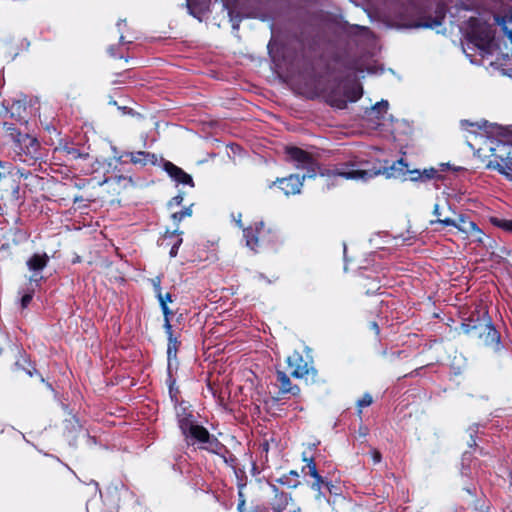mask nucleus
I'll list each match as a JSON object with an SVG mask.
<instances>
[{
	"label": "nucleus",
	"instance_id": "obj_50",
	"mask_svg": "<svg viewBox=\"0 0 512 512\" xmlns=\"http://www.w3.org/2000/svg\"><path fill=\"white\" fill-rule=\"evenodd\" d=\"M245 505V500L244 499H241L238 503V509L241 510L242 507Z\"/></svg>",
	"mask_w": 512,
	"mask_h": 512
},
{
	"label": "nucleus",
	"instance_id": "obj_32",
	"mask_svg": "<svg viewBox=\"0 0 512 512\" xmlns=\"http://www.w3.org/2000/svg\"><path fill=\"white\" fill-rule=\"evenodd\" d=\"M373 403V398L369 393H365L358 401H357V407H358V414L360 415L362 413V408L368 407Z\"/></svg>",
	"mask_w": 512,
	"mask_h": 512
},
{
	"label": "nucleus",
	"instance_id": "obj_19",
	"mask_svg": "<svg viewBox=\"0 0 512 512\" xmlns=\"http://www.w3.org/2000/svg\"><path fill=\"white\" fill-rule=\"evenodd\" d=\"M49 262V257L46 253H35L26 262L29 270L33 271L34 274L31 280L37 281V272L43 270Z\"/></svg>",
	"mask_w": 512,
	"mask_h": 512
},
{
	"label": "nucleus",
	"instance_id": "obj_53",
	"mask_svg": "<svg viewBox=\"0 0 512 512\" xmlns=\"http://www.w3.org/2000/svg\"><path fill=\"white\" fill-rule=\"evenodd\" d=\"M467 491V493H469L470 495H474V491H472L470 488H466L465 489Z\"/></svg>",
	"mask_w": 512,
	"mask_h": 512
},
{
	"label": "nucleus",
	"instance_id": "obj_39",
	"mask_svg": "<svg viewBox=\"0 0 512 512\" xmlns=\"http://www.w3.org/2000/svg\"><path fill=\"white\" fill-rule=\"evenodd\" d=\"M107 52L112 58H119V59L125 58L124 55L118 51V46H116V45H111L108 48Z\"/></svg>",
	"mask_w": 512,
	"mask_h": 512
},
{
	"label": "nucleus",
	"instance_id": "obj_48",
	"mask_svg": "<svg viewBox=\"0 0 512 512\" xmlns=\"http://www.w3.org/2000/svg\"><path fill=\"white\" fill-rule=\"evenodd\" d=\"M505 19H506V17H505V16H503V17H497V18H496V21L498 22V24H500V25H504V24H505Z\"/></svg>",
	"mask_w": 512,
	"mask_h": 512
},
{
	"label": "nucleus",
	"instance_id": "obj_34",
	"mask_svg": "<svg viewBox=\"0 0 512 512\" xmlns=\"http://www.w3.org/2000/svg\"><path fill=\"white\" fill-rule=\"evenodd\" d=\"M468 432H469L470 439L467 441V445L470 448H476L477 447L476 435H477V432H478V426L476 424L470 426L468 428Z\"/></svg>",
	"mask_w": 512,
	"mask_h": 512
},
{
	"label": "nucleus",
	"instance_id": "obj_29",
	"mask_svg": "<svg viewBox=\"0 0 512 512\" xmlns=\"http://www.w3.org/2000/svg\"><path fill=\"white\" fill-rule=\"evenodd\" d=\"M162 314H163V328L165 331L173 330V326L171 324V318L174 315V312L168 307V305L160 306Z\"/></svg>",
	"mask_w": 512,
	"mask_h": 512
},
{
	"label": "nucleus",
	"instance_id": "obj_9",
	"mask_svg": "<svg viewBox=\"0 0 512 512\" xmlns=\"http://www.w3.org/2000/svg\"><path fill=\"white\" fill-rule=\"evenodd\" d=\"M22 150H18L14 154V159L20 162L26 163L27 165H35L38 160L42 159L41 144L36 137L25 136L23 138Z\"/></svg>",
	"mask_w": 512,
	"mask_h": 512
},
{
	"label": "nucleus",
	"instance_id": "obj_44",
	"mask_svg": "<svg viewBox=\"0 0 512 512\" xmlns=\"http://www.w3.org/2000/svg\"><path fill=\"white\" fill-rule=\"evenodd\" d=\"M368 327L371 331H373V333L375 334V336H379L380 334V328H379V325L376 321H371L369 322L368 324Z\"/></svg>",
	"mask_w": 512,
	"mask_h": 512
},
{
	"label": "nucleus",
	"instance_id": "obj_38",
	"mask_svg": "<svg viewBox=\"0 0 512 512\" xmlns=\"http://www.w3.org/2000/svg\"><path fill=\"white\" fill-rule=\"evenodd\" d=\"M33 295H34V291L31 290L27 293H25L22 297H21V307L24 309L26 307H28V305L31 303L32 299H33Z\"/></svg>",
	"mask_w": 512,
	"mask_h": 512
},
{
	"label": "nucleus",
	"instance_id": "obj_4",
	"mask_svg": "<svg viewBox=\"0 0 512 512\" xmlns=\"http://www.w3.org/2000/svg\"><path fill=\"white\" fill-rule=\"evenodd\" d=\"M461 329L465 334L480 339L486 346H492L496 350L500 348V333L494 327L487 312L482 316L479 312L472 313L462 322Z\"/></svg>",
	"mask_w": 512,
	"mask_h": 512
},
{
	"label": "nucleus",
	"instance_id": "obj_18",
	"mask_svg": "<svg viewBox=\"0 0 512 512\" xmlns=\"http://www.w3.org/2000/svg\"><path fill=\"white\" fill-rule=\"evenodd\" d=\"M445 19V9L443 6L438 5L435 10L434 16H422L416 23V27L421 28H435L441 26Z\"/></svg>",
	"mask_w": 512,
	"mask_h": 512
},
{
	"label": "nucleus",
	"instance_id": "obj_10",
	"mask_svg": "<svg viewBox=\"0 0 512 512\" xmlns=\"http://www.w3.org/2000/svg\"><path fill=\"white\" fill-rule=\"evenodd\" d=\"M470 22V30L466 34L468 42L472 43L481 50L487 51L494 39L492 31L487 26L473 24V22H476V19L472 18Z\"/></svg>",
	"mask_w": 512,
	"mask_h": 512
},
{
	"label": "nucleus",
	"instance_id": "obj_42",
	"mask_svg": "<svg viewBox=\"0 0 512 512\" xmlns=\"http://www.w3.org/2000/svg\"><path fill=\"white\" fill-rule=\"evenodd\" d=\"M371 457H372L374 464H378L382 460V454L377 449L371 450Z\"/></svg>",
	"mask_w": 512,
	"mask_h": 512
},
{
	"label": "nucleus",
	"instance_id": "obj_8",
	"mask_svg": "<svg viewBox=\"0 0 512 512\" xmlns=\"http://www.w3.org/2000/svg\"><path fill=\"white\" fill-rule=\"evenodd\" d=\"M493 161L490 166L512 180V144L499 142L491 148Z\"/></svg>",
	"mask_w": 512,
	"mask_h": 512
},
{
	"label": "nucleus",
	"instance_id": "obj_46",
	"mask_svg": "<svg viewBox=\"0 0 512 512\" xmlns=\"http://www.w3.org/2000/svg\"><path fill=\"white\" fill-rule=\"evenodd\" d=\"M344 67L346 70H350V71L358 70L356 61H352V60H347L344 64Z\"/></svg>",
	"mask_w": 512,
	"mask_h": 512
},
{
	"label": "nucleus",
	"instance_id": "obj_27",
	"mask_svg": "<svg viewBox=\"0 0 512 512\" xmlns=\"http://www.w3.org/2000/svg\"><path fill=\"white\" fill-rule=\"evenodd\" d=\"M60 152L65 153L67 156H69L71 159L76 160L79 158H85L88 156V154H83L80 152V150L72 145L65 144L58 148Z\"/></svg>",
	"mask_w": 512,
	"mask_h": 512
},
{
	"label": "nucleus",
	"instance_id": "obj_20",
	"mask_svg": "<svg viewBox=\"0 0 512 512\" xmlns=\"http://www.w3.org/2000/svg\"><path fill=\"white\" fill-rule=\"evenodd\" d=\"M272 491L274 492V497L272 501V510L274 512H283L286 510L289 502L291 501V495L279 490L276 485H271Z\"/></svg>",
	"mask_w": 512,
	"mask_h": 512
},
{
	"label": "nucleus",
	"instance_id": "obj_57",
	"mask_svg": "<svg viewBox=\"0 0 512 512\" xmlns=\"http://www.w3.org/2000/svg\"><path fill=\"white\" fill-rule=\"evenodd\" d=\"M119 40L121 43H124V36L121 35Z\"/></svg>",
	"mask_w": 512,
	"mask_h": 512
},
{
	"label": "nucleus",
	"instance_id": "obj_11",
	"mask_svg": "<svg viewBox=\"0 0 512 512\" xmlns=\"http://www.w3.org/2000/svg\"><path fill=\"white\" fill-rule=\"evenodd\" d=\"M305 178L306 175L300 177L298 174H290L287 177L277 178L275 181H272L268 188L273 189L277 187L286 196L296 195L301 192Z\"/></svg>",
	"mask_w": 512,
	"mask_h": 512
},
{
	"label": "nucleus",
	"instance_id": "obj_22",
	"mask_svg": "<svg viewBox=\"0 0 512 512\" xmlns=\"http://www.w3.org/2000/svg\"><path fill=\"white\" fill-rule=\"evenodd\" d=\"M183 234L182 231H179L178 229H175L172 232L166 231L164 235V241H168L166 245H170V251L169 255L170 257H176L178 253V249L182 244V238L181 235Z\"/></svg>",
	"mask_w": 512,
	"mask_h": 512
},
{
	"label": "nucleus",
	"instance_id": "obj_51",
	"mask_svg": "<svg viewBox=\"0 0 512 512\" xmlns=\"http://www.w3.org/2000/svg\"><path fill=\"white\" fill-rule=\"evenodd\" d=\"M236 223H237L238 227L243 228V224H242V221L240 218L236 221Z\"/></svg>",
	"mask_w": 512,
	"mask_h": 512
},
{
	"label": "nucleus",
	"instance_id": "obj_33",
	"mask_svg": "<svg viewBox=\"0 0 512 512\" xmlns=\"http://www.w3.org/2000/svg\"><path fill=\"white\" fill-rule=\"evenodd\" d=\"M388 109V102L386 100H381L380 102H377L372 107V112L377 114V118L383 117L382 115L387 112Z\"/></svg>",
	"mask_w": 512,
	"mask_h": 512
},
{
	"label": "nucleus",
	"instance_id": "obj_17",
	"mask_svg": "<svg viewBox=\"0 0 512 512\" xmlns=\"http://www.w3.org/2000/svg\"><path fill=\"white\" fill-rule=\"evenodd\" d=\"M163 168L166 173L178 184L189 185L194 187V181L190 174L186 173L182 168L178 167L170 161H165Z\"/></svg>",
	"mask_w": 512,
	"mask_h": 512
},
{
	"label": "nucleus",
	"instance_id": "obj_58",
	"mask_svg": "<svg viewBox=\"0 0 512 512\" xmlns=\"http://www.w3.org/2000/svg\"><path fill=\"white\" fill-rule=\"evenodd\" d=\"M465 123L469 124L470 126H473V123H469L467 120L465 121Z\"/></svg>",
	"mask_w": 512,
	"mask_h": 512
},
{
	"label": "nucleus",
	"instance_id": "obj_28",
	"mask_svg": "<svg viewBox=\"0 0 512 512\" xmlns=\"http://www.w3.org/2000/svg\"><path fill=\"white\" fill-rule=\"evenodd\" d=\"M490 222L493 226L500 228L505 232L512 233V219L491 217Z\"/></svg>",
	"mask_w": 512,
	"mask_h": 512
},
{
	"label": "nucleus",
	"instance_id": "obj_49",
	"mask_svg": "<svg viewBox=\"0 0 512 512\" xmlns=\"http://www.w3.org/2000/svg\"><path fill=\"white\" fill-rule=\"evenodd\" d=\"M262 450L265 451V452H268V449H269V444L267 441H265L262 445Z\"/></svg>",
	"mask_w": 512,
	"mask_h": 512
},
{
	"label": "nucleus",
	"instance_id": "obj_24",
	"mask_svg": "<svg viewBox=\"0 0 512 512\" xmlns=\"http://www.w3.org/2000/svg\"><path fill=\"white\" fill-rule=\"evenodd\" d=\"M277 482L288 488H296L300 485L299 473L296 470H291L279 477Z\"/></svg>",
	"mask_w": 512,
	"mask_h": 512
},
{
	"label": "nucleus",
	"instance_id": "obj_1",
	"mask_svg": "<svg viewBox=\"0 0 512 512\" xmlns=\"http://www.w3.org/2000/svg\"><path fill=\"white\" fill-rule=\"evenodd\" d=\"M404 168H408V165L404 163L403 159L394 162L390 167L379 163L377 166L373 165L371 168H362L354 163H349L337 167L335 174L346 179L368 181L380 174H385L387 177H396V171H398V174L403 175L409 173L411 181H421L420 170H404Z\"/></svg>",
	"mask_w": 512,
	"mask_h": 512
},
{
	"label": "nucleus",
	"instance_id": "obj_43",
	"mask_svg": "<svg viewBox=\"0 0 512 512\" xmlns=\"http://www.w3.org/2000/svg\"><path fill=\"white\" fill-rule=\"evenodd\" d=\"M475 238V241L482 242V236L484 235L483 231L476 225V228L473 229V234H470Z\"/></svg>",
	"mask_w": 512,
	"mask_h": 512
},
{
	"label": "nucleus",
	"instance_id": "obj_2",
	"mask_svg": "<svg viewBox=\"0 0 512 512\" xmlns=\"http://www.w3.org/2000/svg\"><path fill=\"white\" fill-rule=\"evenodd\" d=\"M178 426L188 445H198L199 449L216 455L228 452L226 446L216 436L210 434L207 428L195 422L192 414L180 417Z\"/></svg>",
	"mask_w": 512,
	"mask_h": 512
},
{
	"label": "nucleus",
	"instance_id": "obj_23",
	"mask_svg": "<svg viewBox=\"0 0 512 512\" xmlns=\"http://www.w3.org/2000/svg\"><path fill=\"white\" fill-rule=\"evenodd\" d=\"M325 101L327 104L337 109H345L347 107V101L344 97V93L341 94L338 89H333L327 92L325 95Z\"/></svg>",
	"mask_w": 512,
	"mask_h": 512
},
{
	"label": "nucleus",
	"instance_id": "obj_16",
	"mask_svg": "<svg viewBox=\"0 0 512 512\" xmlns=\"http://www.w3.org/2000/svg\"><path fill=\"white\" fill-rule=\"evenodd\" d=\"M2 128L4 137L11 145V149L13 150L14 154L18 150H22L21 146L23 145L22 143H24L23 138L29 134L21 132L19 128H17L13 123L9 122H4Z\"/></svg>",
	"mask_w": 512,
	"mask_h": 512
},
{
	"label": "nucleus",
	"instance_id": "obj_14",
	"mask_svg": "<svg viewBox=\"0 0 512 512\" xmlns=\"http://www.w3.org/2000/svg\"><path fill=\"white\" fill-rule=\"evenodd\" d=\"M118 161L122 164L130 162L134 165H140L141 167L147 164L155 166L158 163V157L155 153L147 151L123 152L118 158Z\"/></svg>",
	"mask_w": 512,
	"mask_h": 512
},
{
	"label": "nucleus",
	"instance_id": "obj_41",
	"mask_svg": "<svg viewBox=\"0 0 512 512\" xmlns=\"http://www.w3.org/2000/svg\"><path fill=\"white\" fill-rule=\"evenodd\" d=\"M337 486L334 485L331 481H327L325 487L323 490H325L326 492H328L329 494H334L336 495L337 494Z\"/></svg>",
	"mask_w": 512,
	"mask_h": 512
},
{
	"label": "nucleus",
	"instance_id": "obj_36",
	"mask_svg": "<svg viewBox=\"0 0 512 512\" xmlns=\"http://www.w3.org/2000/svg\"><path fill=\"white\" fill-rule=\"evenodd\" d=\"M151 283H152V286H153L155 297L157 298L158 295L163 293L162 292V287H161V277L160 276H156L155 278H153L151 280Z\"/></svg>",
	"mask_w": 512,
	"mask_h": 512
},
{
	"label": "nucleus",
	"instance_id": "obj_52",
	"mask_svg": "<svg viewBox=\"0 0 512 512\" xmlns=\"http://www.w3.org/2000/svg\"><path fill=\"white\" fill-rule=\"evenodd\" d=\"M420 369L421 368L414 369V371L410 373V376L417 375L418 374V370H420Z\"/></svg>",
	"mask_w": 512,
	"mask_h": 512
},
{
	"label": "nucleus",
	"instance_id": "obj_35",
	"mask_svg": "<svg viewBox=\"0 0 512 512\" xmlns=\"http://www.w3.org/2000/svg\"><path fill=\"white\" fill-rule=\"evenodd\" d=\"M438 175V171L434 168L424 169L421 171V181H427L435 178Z\"/></svg>",
	"mask_w": 512,
	"mask_h": 512
},
{
	"label": "nucleus",
	"instance_id": "obj_54",
	"mask_svg": "<svg viewBox=\"0 0 512 512\" xmlns=\"http://www.w3.org/2000/svg\"><path fill=\"white\" fill-rule=\"evenodd\" d=\"M224 460H225V462H226V463H228V462L234 461V460H235V458H232V457H231L230 459H226V458H224Z\"/></svg>",
	"mask_w": 512,
	"mask_h": 512
},
{
	"label": "nucleus",
	"instance_id": "obj_45",
	"mask_svg": "<svg viewBox=\"0 0 512 512\" xmlns=\"http://www.w3.org/2000/svg\"><path fill=\"white\" fill-rule=\"evenodd\" d=\"M433 215L437 217L436 220L444 219L446 216L443 215V213L440 211V205L436 203L433 207Z\"/></svg>",
	"mask_w": 512,
	"mask_h": 512
},
{
	"label": "nucleus",
	"instance_id": "obj_12",
	"mask_svg": "<svg viewBox=\"0 0 512 512\" xmlns=\"http://www.w3.org/2000/svg\"><path fill=\"white\" fill-rule=\"evenodd\" d=\"M275 386L278 388L274 397L276 400L286 399L288 396L296 397L299 396L301 392L298 385L292 384L290 374L288 375L286 372L281 370L276 371Z\"/></svg>",
	"mask_w": 512,
	"mask_h": 512
},
{
	"label": "nucleus",
	"instance_id": "obj_40",
	"mask_svg": "<svg viewBox=\"0 0 512 512\" xmlns=\"http://www.w3.org/2000/svg\"><path fill=\"white\" fill-rule=\"evenodd\" d=\"M183 199H184V197H183V194H181V193L174 196L171 200H169L168 207L172 208L174 206H180L183 202Z\"/></svg>",
	"mask_w": 512,
	"mask_h": 512
},
{
	"label": "nucleus",
	"instance_id": "obj_5",
	"mask_svg": "<svg viewBox=\"0 0 512 512\" xmlns=\"http://www.w3.org/2000/svg\"><path fill=\"white\" fill-rule=\"evenodd\" d=\"M286 364L290 376L304 380L307 385L323 382V379L319 376L318 370L313 366V361L306 359L302 353L298 351H293L287 356Z\"/></svg>",
	"mask_w": 512,
	"mask_h": 512
},
{
	"label": "nucleus",
	"instance_id": "obj_31",
	"mask_svg": "<svg viewBox=\"0 0 512 512\" xmlns=\"http://www.w3.org/2000/svg\"><path fill=\"white\" fill-rule=\"evenodd\" d=\"M192 215L191 206L185 207L181 211L175 212L172 214V219L176 224H179L185 217H190Z\"/></svg>",
	"mask_w": 512,
	"mask_h": 512
},
{
	"label": "nucleus",
	"instance_id": "obj_47",
	"mask_svg": "<svg viewBox=\"0 0 512 512\" xmlns=\"http://www.w3.org/2000/svg\"><path fill=\"white\" fill-rule=\"evenodd\" d=\"M7 169L6 167V163L5 162H2L0 161V177H2V175L5 173V170Z\"/></svg>",
	"mask_w": 512,
	"mask_h": 512
},
{
	"label": "nucleus",
	"instance_id": "obj_56",
	"mask_svg": "<svg viewBox=\"0 0 512 512\" xmlns=\"http://www.w3.org/2000/svg\"><path fill=\"white\" fill-rule=\"evenodd\" d=\"M224 460H225V462H226V463H228V462L234 461V460H235V458H232V457H231L230 459H226V458H224Z\"/></svg>",
	"mask_w": 512,
	"mask_h": 512
},
{
	"label": "nucleus",
	"instance_id": "obj_6",
	"mask_svg": "<svg viewBox=\"0 0 512 512\" xmlns=\"http://www.w3.org/2000/svg\"><path fill=\"white\" fill-rule=\"evenodd\" d=\"M6 347L16 354V360L12 366V371L14 373L23 371L29 377L39 376L40 381H44L42 375H40L35 366L32 365L28 355L17 346L11 344L7 334L0 331V355H2L3 350Z\"/></svg>",
	"mask_w": 512,
	"mask_h": 512
},
{
	"label": "nucleus",
	"instance_id": "obj_30",
	"mask_svg": "<svg viewBox=\"0 0 512 512\" xmlns=\"http://www.w3.org/2000/svg\"><path fill=\"white\" fill-rule=\"evenodd\" d=\"M114 180L116 183L122 185L123 188H127L130 186H134L135 182L131 175H115L114 177H111L110 179H106L105 182Z\"/></svg>",
	"mask_w": 512,
	"mask_h": 512
},
{
	"label": "nucleus",
	"instance_id": "obj_21",
	"mask_svg": "<svg viewBox=\"0 0 512 512\" xmlns=\"http://www.w3.org/2000/svg\"><path fill=\"white\" fill-rule=\"evenodd\" d=\"M165 333L167 335V340H168V344H167L168 366L167 367L172 368V361L177 360V353H178L179 347L181 345V341L178 339V337H176L174 335L173 330L165 331Z\"/></svg>",
	"mask_w": 512,
	"mask_h": 512
},
{
	"label": "nucleus",
	"instance_id": "obj_25",
	"mask_svg": "<svg viewBox=\"0 0 512 512\" xmlns=\"http://www.w3.org/2000/svg\"><path fill=\"white\" fill-rule=\"evenodd\" d=\"M167 374H168L167 383H168V388H169V396H170L172 402L176 404L179 401L178 395H179L180 391H179L178 387L176 386V379L172 375V368L167 367Z\"/></svg>",
	"mask_w": 512,
	"mask_h": 512
},
{
	"label": "nucleus",
	"instance_id": "obj_3",
	"mask_svg": "<svg viewBox=\"0 0 512 512\" xmlns=\"http://www.w3.org/2000/svg\"><path fill=\"white\" fill-rule=\"evenodd\" d=\"M243 238L246 246L255 253L276 251L282 244L279 231L264 221H256L243 228Z\"/></svg>",
	"mask_w": 512,
	"mask_h": 512
},
{
	"label": "nucleus",
	"instance_id": "obj_55",
	"mask_svg": "<svg viewBox=\"0 0 512 512\" xmlns=\"http://www.w3.org/2000/svg\"><path fill=\"white\" fill-rule=\"evenodd\" d=\"M224 460H225V462H226V463H228V462L234 461V460H235V458H232V457H231L230 459H226V458H224Z\"/></svg>",
	"mask_w": 512,
	"mask_h": 512
},
{
	"label": "nucleus",
	"instance_id": "obj_37",
	"mask_svg": "<svg viewBox=\"0 0 512 512\" xmlns=\"http://www.w3.org/2000/svg\"><path fill=\"white\" fill-rule=\"evenodd\" d=\"M157 300H158L160 306L168 305V303L173 302L172 294L169 292L161 293L160 295H158Z\"/></svg>",
	"mask_w": 512,
	"mask_h": 512
},
{
	"label": "nucleus",
	"instance_id": "obj_7",
	"mask_svg": "<svg viewBox=\"0 0 512 512\" xmlns=\"http://www.w3.org/2000/svg\"><path fill=\"white\" fill-rule=\"evenodd\" d=\"M285 153L288 160L293 162L297 169L306 170V177L313 178L316 176L319 165L311 153L296 146H287Z\"/></svg>",
	"mask_w": 512,
	"mask_h": 512
},
{
	"label": "nucleus",
	"instance_id": "obj_13",
	"mask_svg": "<svg viewBox=\"0 0 512 512\" xmlns=\"http://www.w3.org/2000/svg\"><path fill=\"white\" fill-rule=\"evenodd\" d=\"M303 461L306 462V465L302 467V472L304 473V475L311 476L314 479V481L310 485L311 489L317 492V497L321 495L325 496L323 489L328 480H326L319 474L313 457L308 458L306 456H303Z\"/></svg>",
	"mask_w": 512,
	"mask_h": 512
},
{
	"label": "nucleus",
	"instance_id": "obj_26",
	"mask_svg": "<svg viewBox=\"0 0 512 512\" xmlns=\"http://www.w3.org/2000/svg\"><path fill=\"white\" fill-rule=\"evenodd\" d=\"M363 95V88L361 85L356 84L350 87L345 88L344 90V97L346 101L350 102H356L359 100Z\"/></svg>",
	"mask_w": 512,
	"mask_h": 512
},
{
	"label": "nucleus",
	"instance_id": "obj_15",
	"mask_svg": "<svg viewBox=\"0 0 512 512\" xmlns=\"http://www.w3.org/2000/svg\"><path fill=\"white\" fill-rule=\"evenodd\" d=\"M435 223L441 224L446 227H454L465 234H473V229L476 228V223L471 221L469 217L464 214H460L457 219L445 217L444 219L430 221V225H434Z\"/></svg>",
	"mask_w": 512,
	"mask_h": 512
}]
</instances>
